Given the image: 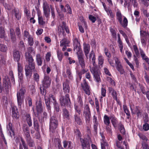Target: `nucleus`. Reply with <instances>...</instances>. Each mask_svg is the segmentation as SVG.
I'll return each instance as SVG.
<instances>
[{"label":"nucleus","instance_id":"f257e3e1","mask_svg":"<svg viewBox=\"0 0 149 149\" xmlns=\"http://www.w3.org/2000/svg\"><path fill=\"white\" fill-rule=\"evenodd\" d=\"M91 62L92 63L93 66L91 67L90 71L93 74L95 80L97 82H101V79L100 77V72L95 63V54L93 50L92 51L89 56Z\"/></svg>","mask_w":149,"mask_h":149},{"label":"nucleus","instance_id":"f03ea898","mask_svg":"<svg viewBox=\"0 0 149 149\" xmlns=\"http://www.w3.org/2000/svg\"><path fill=\"white\" fill-rule=\"evenodd\" d=\"M58 121L56 117L52 116L50 119L49 130L50 132H53L57 127Z\"/></svg>","mask_w":149,"mask_h":149},{"label":"nucleus","instance_id":"7ed1b4c3","mask_svg":"<svg viewBox=\"0 0 149 149\" xmlns=\"http://www.w3.org/2000/svg\"><path fill=\"white\" fill-rule=\"evenodd\" d=\"M73 41L74 51L76 52L77 55L82 54L80 44L78 41L77 38H75L74 39Z\"/></svg>","mask_w":149,"mask_h":149},{"label":"nucleus","instance_id":"20e7f679","mask_svg":"<svg viewBox=\"0 0 149 149\" xmlns=\"http://www.w3.org/2000/svg\"><path fill=\"white\" fill-rule=\"evenodd\" d=\"M83 116L85 118L86 122L89 123L91 116V114L90 108L88 104H85L84 105Z\"/></svg>","mask_w":149,"mask_h":149},{"label":"nucleus","instance_id":"39448f33","mask_svg":"<svg viewBox=\"0 0 149 149\" xmlns=\"http://www.w3.org/2000/svg\"><path fill=\"white\" fill-rule=\"evenodd\" d=\"M60 100L61 106L68 107L70 105V100L68 94H66L65 97L61 96L60 98Z\"/></svg>","mask_w":149,"mask_h":149},{"label":"nucleus","instance_id":"423d86ee","mask_svg":"<svg viewBox=\"0 0 149 149\" xmlns=\"http://www.w3.org/2000/svg\"><path fill=\"white\" fill-rule=\"evenodd\" d=\"M25 74L27 79L28 81L31 77L33 71L35 72V67L34 66H29L26 65L25 67Z\"/></svg>","mask_w":149,"mask_h":149},{"label":"nucleus","instance_id":"0eeeda50","mask_svg":"<svg viewBox=\"0 0 149 149\" xmlns=\"http://www.w3.org/2000/svg\"><path fill=\"white\" fill-rule=\"evenodd\" d=\"M25 92L24 89H21L17 93V98L18 104L19 106H21L23 101L24 94Z\"/></svg>","mask_w":149,"mask_h":149},{"label":"nucleus","instance_id":"6e6552de","mask_svg":"<svg viewBox=\"0 0 149 149\" xmlns=\"http://www.w3.org/2000/svg\"><path fill=\"white\" fill-rule=\"evenodd\" d=\"M44 98L45 104L47 106L48 109L49 110H50V100H51V102L53 103V102H56L54 96L52 94H50L49 97L45 96Z\"/></svg>","mask_w":149,"mask_h":149},{"label":"nucleus","instance_id":"1a4fd4ad","mask_svg":"<svg viewBox=\"0 0 149 149\" xmlns=\"http://www.w3.org/2000/svg\"><path fill=\"white\" fill-rule=\"evenodd\" d=\"M81 85L85 93L88 95H90L91 94V89L90 86L87 83L85 79L84 80L83 82L81 83Z\"/></svg>","mask_w":149,"mask_h":149},{"label":"nucleus","instance_id":"9d476101","mask_svg":"<svg viewBox=\"0 0 149 149\" xmlns=\"http://www.w3.org/2000/svg\"><path fill=\"white\" fill-rule=\"evenodd\" d=\"M25 57L26 60L28 62V66H35V63L34 59L31 55L29 52H26L25 54Z\"/></svg>","mask_w":149,"mask_h":149},{"label":"nucleus","instance_id":"9b49d317","mask_svg":"<svg viewBox=\"0 0 149 149\" xmlns=\"http://www.w3.org/2000/svg\"><path fill=\"white\" fill-rule=\"evenodd\" d=\"M18 71L19 81L22 84L23 82V70L21 64L19 63H18Z\"/></svg>","mask_w":149,"mask_h":149},{"label":"nucleus","instance_id":"f8f14e48","mask_svg":"<svg viewBox=\"0 0 149 149\" xmlns=\"http://www.w3.org/2000/svg\"><path fill=\"white\" fill-rule=\"evenodd\" d=\"M70 41L68 39L64 38L60 42V46L61 47L63 46L62 49L63 51H65L67 47L69 46V44Z\"/></svg>","mask_w":149,"mask_h":149},{"label":"nucleus","instance_id":"ddd939ff","mask_svg":"<svg viewBox=\"0 0 149 149\" xmlns=\"http://www.w3.org/2000/svg\"><path fill=\"white\" fill-rule=\"evenodd\" d=\"M51 80L49 76H45L42 81L43 86L45 88H47L50 86Z\"/></svg>","mask_w":149,"mask_h":149},{"label":"nucleus","instance_id":"4468645a","mask_svg":"<svg viewBox=\"0 0 149 149\" xmlns=\"http://www.w3.org/2000/svg\"><path fill=\"white\" fill-rule=\"evenodd\" d=\"M60 7L62 12H67V13L70 14L72 13L71 8L68 4L66 5L65 7H64L63 5H61L60 6Z\"/></svg>","mask_w":149,"mask_h":149},{"label":"nucleus","instance_id":"2eb2a0df","mask_svg":"<svg viewBox=\"0 0 149 149\" xmlns=\"http://www.w3.org/2000/svg\"><path fill=\"white\" fill-rule=\"evenodd\" d=\"M84 51L85 55L87 59L88 58V54L90 50V45L88 44L84 43L83 44Z\"/></svg>","mask_w":149,"mask_h":149},{"label":"nucleus","instance_id":"dca6fc26","mask_svg":"<svg viewBox=\"0 0 149 149\" xmlns=\"http://www.w3.org/2000/svg\"><path fill=\"white\" fill-rule=\"evenodd\" d=\"M13 56L14 60L17 61L18 63H19L21 57L20 52L16 50H14L13 52Z\"/></svg>","mask_w":149,"mask_h":149},{"label":"nucleus","instance_id":"f3484780","mask_svg":"<svg viewBox=\"0 0 149 149\" xmlns=\"http://www.w3.org/2000/svg\"><path fill=\"white\" fill-rule=\"evenodd\" d=\"M83 54H82L77 55L79 63L82 68H84L85 67V61L83 58Z\"/></svg>","mask_w":149,"mask_h":149},{"label":"nucleus","instance_id":"a211bd4d","mask_svg":"<svg viewBox=\"0 0 149 149\" xmlns=\"http://www.w3.org/2000/svg\"><path fill=\"white\" fill-rule=\"evenodd\" d=\"M63 86L64 92L65 93H69L70 91V87L69 85L68 82L67 80L63 82Z\"/></svg>","mask_w":149,"mask_h":149},{"label":"nucleus","instance_id":"6ab92c4d","mask_svg":"<svg viewBox=\"0 0 149 149\" xmlns=\"http://www.w3.org/2000/svg\"><path fill=\"white\" fill-rule=\"evenodd\" d=\"M93 127L94 130L96 132H97V131L98 123L97 121V117L95 115L93 116Z\"/></svg>","mask_w":149,"mask_h":149},{"label":"nucleus","instance_id":"aec40b11","mask_svg":"<svg viewBox=\"0 0 149 149\" xmlns=\"http://www.w3.org/2000/svg\"><path fill=\"white\" fill-rule=\"evenodd\" d=\"M22 129L25 137L30 136L29 134V128L26 125H23Z\"/></svg>","mask_w":149,"mask_h":149},{"label":"nucleus","instance_id":"412c9836","mask_svg":"<svg viewBox=\"0 0 149 149\" xmlns=\"http://www.w3.org/2000/svg\"><path fill=\"white\" fill-rule=\"evenodd\" d=\"M28 145L30 147H32L34 145L33 141L32 139L30 136L25 137Z\"/></svg>","mask_w":149,"mask_h":149},{"label":"nucleus","instance_id":"4be33fe9","mask_svg":"<svg viewBox=\"0 0 149 149\" xmlns=\"http://www.w3.org/2000/svg\"><path fill=\"white\" fill-rule=\"evenodd\" d=\"M110 118L111 120V123L114 127H116L117 124L118 123L117 119L113 115L110 116Z\"/></svg>","mask_w":149,"mask_h":149},{"label":"nucleus","instance_id":"5701e85b","mask_svg":"<svg viewBox=\"0 0 149 149\" xmlns=\"http://www.w3.org/2000/svg\"><path fill=\"white\" fill-rule=\"evenodd\" d=\"M63 116L64 119H69L70 117V114L68 111L66 109H63Z\"/></svg>","mask_w":149,"mask_h":149},{"label":"nucleus","instance_id":"b1692460","mask_svg":"<svg viewBox=\"0 0 149 149\" xmlns=\"http://www.w3.org/2000/svg\"><path fill=\"white\" fill-rule=\"evenodd\" d=\"M139 50L141 55L142 59L144 60L148 64H149V59L147 56H146L143 51L141 48H139Z\"/></svg>","mask_w":149,"mask_h":149},{"label":"nucleus","instance_id":"393cba45","mask_svg":"<svg viewBox=\"0 0 149 149\" xmlns=\"http://www.w3.org/2000/svg\"><path fill=\"white\" fill-rule=\"evenodd\" d=\"M10 36L12 41L14 42L16 40V38L14 30L13 29H10Z\"/></svg>","mask_w":149,"mask_h":149},{"label":"nucleus","instance_id":"a878e982","mask_svg":"<svg viewBox=\"0 0 149 149\" xmlns=\"http://www.w3.org/2000/svg\"><path fill=\"white\" fill-rule=\"evenodd\" d=\"M75 121L77 124L79 125H81L82 124V121L79 116V115H78L77 113H75L74 115Z\"/></svg>","mask_w":149,"mask_h":149},{"label":"nucleus","instance_id":"bb28decb","mask_svg":"<svg viewBox=\"0 0 149 149\" xmlns=\"http://www.w3.org/2000/svg\"><path fill=\"white\" fill-rule=\"evenodd\" d=\"M36 60L37 64L38 66H41L42 65V61L40 55L39 54H36Z\"/></svg>","mask_w":149,"mask_h":149},{"label":"nucleus","instance_id":"cd10ccee","mask_svg":"<svg viewBox=\"0 0 149 149\" xmlns=\"http://www.w3.org/2000/svg\"><path fill=\"white\" fill-rule=\"evenodd\" d=\"M109 92L111 93L114 99L117 100V95L116 92L111 88H109Z\"/></svg>","mask_w":149,"mask_h":149},{"label":"nucleus","instance_id":"c85d7f7f","mask_svg":"<svg viewBox=\"0 0 149 149\" xmlns=\"http://www.w3.org/2000/svg\"><path fill=\"white\" fill-rule=\"evenodd\" d=\"M43 109L42 106V103L41 100H39L38 105L36 106V110L38 113H40L42 111Z\"/></svg>","mask_w":149,"mask_h":149},{"label":"nucleus","instance_id":"c756f323","mask_svg":"<svg viewBox=\"0 0 149 149\" xmlns=\"http://www.w3.org/2000/svg\"><path fill=\"white\" fill-rule=\"evenodd\" d=\"M40 13L38 12V23L39 24L42 25H43L45 24V22L44 21L43 17L40 15Z\"/></svg>","mask_w":149,"mask_h":149},{"label":"nucleus","instance_id":"7c9ffc66","mask_svg":"<svg viewBox=\"0 0 149 149\" xmlns=\"http://www.w3.org/2000/svg\"><path fill=\"white\" fill-rule=\"evenodd\" d=\"M14 11L15 13L14 15L16 18L18 20H19L21 18V13L18 9H14Z\"/></svg>","mask_w":149,"mask_h":149},{"label":"nucleus","instance_id":"2f4dec72","mask_svg":"<svg viewBox=\"0 0 149 149\" xmlns=\"http://www.w3.org/2000/svg\"><path fill=\"white\" fill-rule=\"evenodd\" d=\"M110 118L107 115H104L103 118L104 123L106 125H110Z\"/></svg>","mask_w":149,"mask_h":149},{"label":"nucleus","instance_id":"473e14b6","mask_svg":"<svg viewBox=\"0 0 149 149\" xmlns=\"http://www.w3.org/2000/svg\"><path fill=\"white\" fill-rule=\"evenodd\" d=\"M26 119L27 123L29 127L32 125V122L29 114H27L26 116Z\"/></svg>","mask_w":149,"mask_h":149},{"label":"nucleus","instance_id":"72a5a7b5","mask_svg":"<svg viewBox=\"0 0 149 149\" xmlns=\"http://www.w3.org/2000/svg\"><path fill=\"white\" fill-rule=\"evenodd\" d=\"M66 73L68 78L70 79H72L73 78V77L71 71V69L70 67L67 68Z\"/></svg>","mask_w":149,"mask_h":149},{"label":"nucleus","instance_id":"f704fd0d","mask_svg":"<svg viewBox=\"0 0 149 149\" xmlns=\"http://www.w3.org/2000/svg\"><path fill=\"white\" fill-rule=\"evenodd\" d=\"M135 113L137 115L138 117L141 116V112L140 108L138 106L136 107L135 109Z\"/></svg>","mask_w":149,"mask_h":149},{"label":"nucleus","instance_id":"c9c22d12","mask_svg":"<svg viewBox=\"0 0 149 149\" xmlns=\"http://www.w3.org/2000/svg\"><path fill=\"white\" fill-rule=\"evenodd\" d=\"M62 23L63 24V25L61 27L62 29V30H61V29H60V31L61 32H64V29H65L67 33H69L68 29V28H67L66 27L65 24L64 22H62ZM60 27H61V26H60L59 27V29H60Z\"/></svg>","mask_w":149,"mask_h":149},{"label":"nucleus","instance_id":"e433bc0d","mask_svg":"<svg viewBox=\"0 0 149 149\" xmlns=\"http://www.w3.org/2000/svg\"><path fill=\"white\" fill-rule=\"evenodd\" d=\"M57 57L58 60L60 61H61L63 57V54L61 51L57 50Z\"/></svg>","mask_w":149,"mask_h":149},{"label":"nucleus","instance_id":"4c0bfd02","mask_svg":"<svg viewBox=\"0 0 149 149\" xmlns=\"http://www.w3.org/2000/svg\"><path fill=\"white\" fill-rule=\"evenodd\" d=\"M116 18L118 20V21L120 23H121V19H122V15L120 11H118L117 12L116 14Z\"/></svg>","mask_w":149,"mask_h":149},{"label":"nucleus","instance_id":"58836bf2","mask_svg":"<svg viewBox=\"0 0 149 149\" xmlns=\"http://www.w3.org/2000/svg\"><path fill=\"white\" fill-rule=\"evenodd\" d=\"M105 11L107 12L108 15L109 16L110 18H113L114 17V15L113 14L111 9H106Z\"/></svg>","mask_w":149,"mask_h":149},{"label":"nucleus","instance_id":"ea45409f","mask_svg":"<svg viewBox=\"0 0 149 149\" xmlns=\"http://www.w3.org/2000/svg\"><path fill=\"white\" fill-rule=\"evenodd\" d=\"M116 69L121 74H123L124 72V70L121 64L116 65Z\"/></svg>","mask_w":149,"mask_h":149},{"label":"nucleus","instance_id":"a19ab883","mask_svg":"<svg viewBox=\"0 0 149 149\" xmlns=\"http://www.w3.org/2000/svg\"><path fill=\"white\" fill-rule=\"evenodd\" d=\"M124 17L123 22H122V19H121V23H120L123 27H126L127 25L128 21L127 19L125 17Z\"/></svg>","mask_w":149,"mask_h":149},{"label":"nucleus","instance_id":"79ce46f5","mask_svg":"<svg viewBox=\"0 0 149 149\" xmlns=\"http://www.w3.org/2000/svg\"><path fill=\"white\" fill-rule=\"evenodd\" d=\"M33 123L35 130L37 131L39 129L40 127L38 121L36 119H34Z\"/></svg>","mask_w":149,"mask_h":149},{"label":"nucleus","instance_id":"37998d69","mask_svg":"<svg viewBox=\"0 0 149 149\" xmlns=\"http://www.w3.org/2000/svg\"><path fill=\"white\" fill-rule=\"evenodd\" d=\"M43 10H50L49 5L47 1H44L43 4Z\"/></svg>","mask_w":149,"mask_h":149},{"label":"nucleus","instance_id":"c03bdc74","mask_svg":"<svg viewBox=\"0 0 149 149\" xmlns=\"http://www.w3.org/2000/svg\"><path fill=\"white\" fill-rule=\"evenodd\" d=\"M82 69V70H81L80 71L78 72L77 73L80 79H81L82 77V74H84L87 71V70L86 69H85L84 68Z\"/></svg>","mask_w":149,"mask_h":149},{"label":"nucleus","instance_id":"a18cd8bd","mask_svg":"<svg viewBox=\"0 0 149 149\" xmlns=\"http://www.w3.org/2000/svg\"><path fill=\"white\" fill-rule=\"evenodd\" d=\"M7 50V48L6 45L2 44H0V50L2 52H6Z\"/></svg>","mask_w":149,"mask_h":149},{"label":"nucleus","instance_id":"49530a36","mask_svg":"<svg viewBox=\"0 0 149 149\" xmlns=\"http://www.w3.org/2000/svg\"><path fill=\"white\" fill-rule=\"evenodd\" d=\"M43 13L45 16L48 19L49 17L50 10H43Z\"/></svg>","mask_w":149,"mask_h":149},{"label":"nucleus","instance_id":"de8ad7c7","mask_svg":"<svg viewBox=\"0 0 149 149\" xmlns=\"http://www.w3.org/2000/svg\"><path fill=\"white\" fill-rule=\"evenodd\" d=\"M123 106L124 112L126 114V115L130 116V111L127 106L125 104H124L123 105Z\"/></svg>","mask_w":149,"mask_h":149},{"label":"nucleus","instance_id":"09e8293b","mask_svg":"<svg viewBox=\"0 0 149 149\" xmlns=\"http://www.w3.org/2000/svg\"><path fill=\"white\" fill-rule=\"evenodd\" d=\"M5 34L4 28L2 27H0V38H3L5 36Z\"/></svg>","mask_w":149,"mask_h":149},{"label":"nucleus","instance_id":"8fccbe9b","mask_svg":"<svg viewBox=\"0 0 149 149\" xmlns=\"http://www.w3.org/2000/svg\"><path fill=\"white\" fill-rule=\"evenodd\" d=\"M142 129L144 131H147L149 130V124L147 123H145L143 125Z\"/></svg>","mask_w":149,"mask_h":149},{"label":"nucleus","instance_id":"3c124183","mask_svg":"<svg viewBox=\"0 0 149 149\" xmlns=\"http://www.w3.org/2000/svg\"><path fill=\"white\" fill-rule=\"evenodd\" d=\"M77 101L79 105H80V107H82L83 106V103L82 100V99L80 95H77Z\"/></svg>","mask_w":149,"mask_h":149},{"label":"nucleus","instance_id":"603ef678","mask_svg":"<svg viewBox=\"0 0 149 149\" xmlns=\"http://www.w3.org/2000/svg\"><path fill=\"white\" fill-rule=\"evenodd\" d=\"M106 130L107 133L110 134H112L111 126L110 125H106Z\"/></svg>","mask_w":149,"mask_h":149},{"label":"nucleus","instance_id":"864d4df0","mask_svg":"<svg viewBox=\"0 0 149 149\" xmlns=\"http://www.w3.org/2000/svg\"><path fill=\"white\" fill-rule=\"evenodd\" d=\"M53 104L55 110L57 112L59 111L60 109L58 103L56 102H53Z\"/></svg>","mask_w":149,"mask_h":149},{"label":"nucleus","instance_id":"5fc2aeb1","mask_svg":"<svg viewBox=\"0 0 149 149\" xmlns=\"http://www.w3.org/2000/svg\"><path fill=\"white\" fill-rule=\"evenodd\" d=\"M98 63L99 65L102 67L104 59L103 57L102 56H100L98 57Z\"/></svg>","mask_w":149,"mask_h":149},{"label":"nucleus","instance_id":"6e6d98bb","mask_svg":"<svg viewBox=\"0 0 149 149\" xmlns=\"http://www.w3.org/2000/svg\"><path fill=\"white\" fill-rule=\"evenodd\" d=\"M107 80L112 85L115 86V81L111 78L109 77H107Z\"/></svg>","mask_w":149,"mask_h":149},{"label":"nucleus","instance_id":"4d7b16f0","mask_svg":"<svg viewBox=\"0 0 149 149\" xmlns=\"http://www.w3.org/2000/svg\"><path fill=\"white\" fill-rule=\"evenodd\" d=\"M33 78L34 80L38 83L39 81V76L37 73L35 72L33 74Z\"/></svg>","mask_w":149,"mask_h":149},{"label":"nucleus","instance_id":"13d9d810","mask_svg":"<svg viewBox=\"0 0 149 149\" xmlns=\"http://www.w3.org/2000/svg\"><path fill=\"white\" fill-rule=\"evenodd\" d=\"M51 53L50 52H47L46 55L45 59L46 61L49 62L50 60Z\"/></svg>","mask_w":149,"mask_h":149},{"label":"nucleus","instance_id":"bf43d9fd","mask_svg":"<svg viewBox=\"0 0 149 149\" xmlns=\"http://www.w3.org/2000/svg\"><path fill=\"white\" fill-rule=\"evenodd\" d=\"M133 47L136 56H139V52L138 49L136 45H134L133 46Z\"/></svg>","mask_w":149,"mask_h":149},{"label":"nucleus","instance_id":"052dcab7","mask_svg":"<svg viewBox=\"0 0 149 149\" xmlns=\"http://www.w3.org/2000/svg\"><path fill=\"white\" fill-rule=\"evenodd\" d=\"M50 7L51 9L52 17L53 18H54L55 16V14L54 8V7L51 5H50Z\"/></svg>","mask_w":149,"mask_h":149},{"label":"nucleus","instance_id":"680f3d73","mask_svg":"<svg viewBox=\"0 0 149 149\" xmlns=\"http://www.w3.org/2000/svg\"><path fill=\"white\" fill-rule=\"evenodd\" d=\"M15 31L17 35L19 37H20L21 36V33L20 29L18 27H16Z\"/></svg>","mask_w":149,"mask_h":149},{"label":"nucleus","instance_id":"e2e57ef3","mask_svg":"<svg viewBox=\"0 0 149 149\" xmlns=\"http://www.w3.org/2000/svg\"><path fill=\"white\" fill-rule=\"evenodd\" d=\"M74 109L75 110V113H77L78 114V115H80L81 112V111L80 109L78 107V106L76 105H75Z\"/></svg>","mask_w":149,"mask_h":149},{"label":"nucleus","instance_id":"0e129e2a","mask_svg":"<svg viewBox=\"0 0 149 149\" xmlns=\"http://www.w3.org/2000/svg\"><path fill=\"white\" fill-rule=\"evenodd\" d=\"M138 135L139 136L140 138L144 141H147L148 139L145 136V135H143L141 133L139 134Z\"/></svg>","mask_w":149,"mask_h":149},{"label":"nucleus","instance_id":"69168bd1","mask_svg":"<svg viewBox=\"0 0 149 149\" xmlns=\"http://www.w3.org/2000/svg\"><path fill=\"white\" fill-rule=\"evenodd\" d=\"M142 3L146 7H147L149 5V0H140Z\"/></svg>","mask_w":149,"mask_h":149},{"label":"nucleus","instance_id":"338daca9","mask_svg":"<svg viewBox=\"0 0 149 149\" xmlns=\"http://www.w3.org/2000/svg\"><path fill=\"white\" fill-rule=\"evenodd\" d=\"M28 39L29 45L30 46H32L33 44V38L31 36Z\"/></svg>","mask_w":149,"mask_h":149},{"label":"nucleus","instance_id":"774afa93","mask_svg":"<svg viewBox=\"0 0 149 149\" xmlns=\"http://www.w3.org/2000/svg\"><path fill=\"white\" fill-rule=\"evenodd\" d=\"M113 59L115 60L116 65L120 64L118 58L117 56H113Z\"/></svg>","mask_w":149,"mask_h":149}]
</instances>
